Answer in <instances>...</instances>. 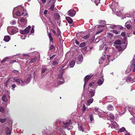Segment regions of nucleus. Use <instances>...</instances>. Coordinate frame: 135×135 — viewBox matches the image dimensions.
Wrapping results in <instances>:
<instances>
[{
    "label": "nucleus",
    "instance_id": "obj_56",
    "mask_svg": "<svg viewBox=\"0 0 135 135\" xmlns=\"http://www.w3.org/2000/svg\"><path fill=\"white\" fill-rule=\"evenodd\" d=\"M56 56V54H54L52 55V56L50 57V59L49 60H51L53 59L54 57L55 56Z\"/></svg>",
    "mask_w": 135,
    "mask_h": 135
},
{
    "label": "nucleus",
    "instance_id": "obj_5",
    "mask_svg": "<svg viewBox=\"0 0 135 135\" xmlns=\"http://www.w3.org/2000/svg\"><path fill=\"white\" fill-rule=\"evenodd\" d=\"M76 11L74 9H71L69 10L68 12L69 15L71 17L74 16L76 14Z\"/></svg>",
    "mask_w": 135,
    "mask_h": 135
},
{
    "label": "nucleus",
    "instance_id": "obj_61",
    "mask_svg": "<svg viewBox=\"0 0 135 135\" xmlns=\"http://www.w3.org/2000/svg\"><path fill=\"white\" fill-rule=\"evenodd\" d=\"M94 84V82H92V83H89V85L91 87L93 86V84Z\"/></svg>",
    "mask_w": 135,
    "mask_h": 135
},
{
    "label": "nucleus",
    "instance_id": "obj_7",
    "mask_svg": "<svg viewBox=\"0 0 135 135\" xmlns=\"http://www.w3.org/2000/svg\"><path fill=\"white\" fill-rule=\"evenodd\" d=\"M83 60V56H82L79 55L78 57L76 59L77 62L79 64Z\"/></svg>",
    "mask_w": 135,
    "mask_h": 135
},
{
    "label": "nucleus",
    "instance_id": "obj_63",
    "mask_svg": "<svg viewBox=\"0 0 135 135\" xmlns=\"http://www.w3.org/2000/svg\"><path fill=\"white\" fill-rule=\"evenodd\" d=\"M54 0H51L50 2H49V3H52V4H54Z\"/></svg>",
    "mask_w": 135,
    "mask_h": 135
},
{
    "label": "nucleus",
    "instance_id": "obj_22",
    "mask_svg": "<svg viewBox=\"0 0 135 135\" xmlns=\"http://www.w3.org/2000/svg\"><path fill=\"white\" fill-rule=\"evenodd\" d=\"M120 45H117L115 46V48L118 49V51H119L122 50V48Z\"/></svg>",
    "mask_w": 135,
    "mask_h": 135
},
{
    "label": "nucleus",
    "instance_id": "obj_53",
    "mask_svg": "<svg viewBox=\"0 0 135 135\" xmlns=\"http://www.w3.org/2000/svg\"><path fill=\"white\" fill-rule=\"evenodd\" d=\"M12 72L16 74H17L19 73V72L18 71L16 70H13L12 71Z\"/></svg>",
    "mask_w": 135,
    "mask_h": 135
},
{
    "label": "nucleus",
    "instance_id": "obj_40",
    "mask_svg": "<svg viewBox=\"0 0 135 135\" xmlns=\"http://www.w3.org/2000/svg\"><path fill=\"white\" fill-rule=\"evenodd\" d=\"M79 129L80 131H82L83 132H84V129H83V127L81 126H79Z\"/></svg>",
    "mask_w": 135,
    "mask_h": 135
},
{
    "label": "nucleus",
    "instance_id": "obj_29",
    "mask_svg": "<svg viewBox=\"0 0 135 135\" xmlns=\"http://www.w3.org/2000/svg\"><path fill=\"white\" fill-rule=\"evenodd\" d=\"M63 72L59 74L58 76V78L60 79L61 80L62 79V74Z\"/></svg>",
    "mask_w": 135,
    "mask_h": 135
},
{
    "label": "nucleus",
    "instance_id": "obj_13",
    "mask_svg": "<svg viewBox=\"0 0 135 135\" xmlns=\"http://www.w3.org/2000/svg\"><path fill=\"white\" fill-rule=\"evenodd\" d=\"M107 108L108 110L111 111L113 110L114 107L112 105L110 104L107 106Z\"/></svg>",
    "mask_w": 135,
    "mask_h": 135
},
{
    "label": "nucleus",
    "instance_id": "obj_37",
    "mask_svg": "<svg viewBox=\"0 0 135 135\" xmlns=\"http://www.w3.org/2000/svg\"><path fill=\"white\" fill-rule=\"evenodd\" d=\"M54 7L55 5L54 4H53L49 7V9L52 11L54 10Z\"/></svg>",
    "mask_w": 135,
    "mask_h": 135
},
{
    "label": "nucleus",
    "instance_id": "obj_16",
    "mask_svg": "<svg viewBox=\"0 0 135 135\" xmlns=\"http://www.w3.org/2000/svg\"><path fill=\"white\" fill-rule=\"evenodd\" d=\"M54 16L56 20H59V19L60 16L57 13H55L54 15Z\"/></svg>",
    "mask_w": 135,
    "mask_h": 135
},
{
    "label": "nucleus",
    "instance_id": "obj_33",
    "mask_svg": "<svg viewBox=\"0 0 135 135\" xmlns=\"http://www.w3.org/2000/svg\"><path fill=\"white\" fill-rule=\"evenodd\" d=\"M93 100V98H91L89 100L87 101V103L89 105L91 103H92Z\"/></svg>",
    "mask_w": 135,
    "mask_h": 135
},
{
    "label": "nucleus",
    "instance_id": "obj_28",
    "mask_svg": "<svg viewBox=\"0 0 135 135\" xmlns=\"http://www.w3.org/2000/svg\"><path fill=\"white\" fill-rule=\"evenodd\" d=\"M116 124V123H113L111 124L110 126L111 128H116V126H115V124Z\"/></svg>",
    "mask_w": 135,
    "mask_h": 135
},
{
    "label": "nucleus",
    "instance_id": "obj_54",
    "mask_svg": "<svg viewBox=\"0 0 135 135\" xmlns=\"http://www.w3.org/2000/svg\"><path fill=\"white\" fill-rule=\"evenodd\" d=\"M86 109L85 106V105H84L83 106V108L82 109L83 113L85 111Z\"/></svg>",
    "mask_w": 135,
    "mask_h": 135
},
{
    "label": "nucleus",
    "instance_id": "obj_48",
    "mask_svg": "<svg viewBox=\"0 0 135 135\" xmlns=\"http://www.w3.org/2000/svg\"><path fill=\"white\" fill-rule=\"evenodd\" d=\"M85 43L84 42H83L81 43L80 44V47H84L85 46Z\"/></svg>",
    "mask_w": 135,
    "mask_h": 135
},
{
    "label": "nucleus",
    "instance_id": "obj_26",
    "mask_svg": "<svg viewBox=\"0 0 135 135\" xmlns=\"http://www.w3.org/2000/svg\"><path fill=\"white\" fill-rule=\"evenodd\" d=\"M16 32V28L12 29L11 30V33L12 34L15 33Z\"/></svg>",
    "mask_w": 135,
    "mask_h": 135
},
{
    "label": "nucleus",
    "instance_id": "obj_39",
    "mask_svg": "<svg viewBox=\"0 0 135 135\" xmlns=\"http://www.w3.org/2000/svg\"><path fill=\"white\" fill-rule=\"evenodd\" d=\"M6 118L4 119L0 118V122L2 123H4L6 121Z\"/></svg>",
    "mask_w": 135,
    "mask_h": 135
},
{
    "label": "nucleus",
    "instance_id": "obj_42",
    "mask_svg": "<svg viewBox=\"0 0 135 135\" xmlns=\"http://www.w3.org/2000/svg\"><path fill=\"white\" fill-rule=\"evenodd\" d=\"M21 85L22 86H24L26 84V81H24V80L23 81V80H21Z\"/></svg>",
    "mask_w": 135,
    "mask_h": 135
},
{
    "label": "nucleus",
    "instance_id": "obj_35",
    "mask_svg": "<svg viewBox=\"0 0 135 135\" xmlns=\"http://www.w3.org/2000/svg\"><path fill=\"white\" fill-rule=\"evenodd\" d=\"M130 119L131 120L132 123L133 124H135V118L133 117Z\"/></svg>",
    "mask_w": 135,
    "mask_h": 135
},
{
    "label": "nucleus",
    "instance_id": "obj_21",
    "mask_svg": "<svg viewBox=\"0 0 135 135\" xmlns=\"http://www.w3.org/2000/svg\"><path fill=\"white\" fill-rule=\"evenodd\" d=\"M21 80L18 78H15V81L18 85H20L21 83Z\"/></svg>",
    "mask_w": 135,
    "mask_h": 135
},
{
    "label": "nucleus",
    "instance_id": "obj_2",
    "mask_svg": "<svg viewBox=\"0 0 135 135\" xmlns=\"http://www.w3.org/2000/svg\"><path fill=\"white\" fill-rule=\"evenodd\" d=\"M47 69L46 68V66L45 65H43L41 68V76L43 77L45 74L44 73H46L47 71Z\"/></svg>",
    "mask_w": 135,
    "mask_h": 135
},
{
    "label": "nucleus",
    "instance_id": "obj_44",
    "mask_svg": "<svg viewBox=\"0 0 135 135\" xmlns=\"http://www.w3.org/2000/svg\"><path fill=\"white\" fill-rule=\"evenodd\" d=\"M58 64V62L55 61H54L52 62V64L53 65L55 66L57 65Z\"/></svg>",
    "mask_w": 135,
    "mask_h": 135
},
{
    "label": "nucleus",
    "instance_id": "obj_20",
    "mask_svg": "<svg viewBox=\"0 0 135 135\" xmlns=\"http://www.w3.org/2000/svg\"><path fill=\"white\" fill-rule=\"evenodd\" d=\"M10 39L9 36H6L4 37V40L6 41H8Z\"/></svg>",
    "mask_w": 135,
    "mask_h": 135
},
{
    "label": "nucleus",
    "instance_id": "obj_38",
    "mask_svg": "<svg viewBox=\"0 0 135 135\" xmlns=\"http://www.w3.org/2000/svg\"><path fill=\"white\" fill-rule=\"evenodd\" d=\"M4 110V108L2 106H0V112L1 113H3Z\"/></svg>",
    "mask_w": 135,
    "mask_h": 135
},
{
    "label": "nucleus",
    "instance_id": "obj_3",
    "mask_svg": "<svg viewBox=\"0 0 135 135\" xmlns=\"http://www.w3.org/2000/svg\"><path fill=\"white\" fill-rule=\"evenodd\" d=\"M131 69V70L133 72L135 71V60L133 59L131 62V65L129 67Z\"/></svg>",
    "mask_w": 135,
    "mask_h": 135
},
{
    "label": "nucleus",
    "instance_id": "obj_10",
    "mask_svg": "<svg viewBox=\"0 0 135 135\" xmlns=\"http://www.w3.org/2000/svg\"><path fill=\"white\" fill-rule=\"evenodd\" d=\"M48 34L50 42L51 41L53 44L54 43L53 42L54 40L52 37L51 33L50 32H49Z\"/></svg>",
    "mask_w": 135,
    "mask_h": 135
},
{
    "label": "nucleus",
    "instance_id": "obj_46",
    "mask_svg": "<svg viewBox=\"0 0 135 135\" xmlns=\"http://www.w3.org/2000/svg\"><path fill=\"white\" fill-rule=\"evenodd\" d=\"M128 20V22H129L130 23H131V21L133 20L134 19V18L133 17H132V16Z\"/></svg>",
    "mask_w": 135,
    "mask_h": 135
},
{
    "label": "nucleus",
    "instance_id": "obj_59",
    "mask_svg": "<svg viewBox=\"0 0 135 135\" xmlns=\"http://www.w3.org/2000/svg\"><path fill=\"white\" fill-rule=\"evenodd\" d=\"M110 27L111 28L114 29H115V28H116V26L115 25L113 26H110Z\"/></svg>",
    "mask_w": 135,
    "mask_h": 135
},
{
    "label": "nucleus",
    "instance_id": "obj_18",
    "mask_svg": "<svg viewBox=\"0 0 135 135\" xmlns=\"http://www.w3.org/2000/svg\"><path fill=\"white\" fill-rule=\"evenodd\" d=\"M114 43L116 45H119L121 44V41L120 40H117L114 41Z\"/></svg>",
    "mask_w": 135,
    "mask_h": 135
},
{
    "label": "nucleus",
    "instance_id": "obj_19",
    "mask_svg": "<svg viewBox=\"0 0 135 135\" xmlns=\"http://www.w3.org/2000/svg\"><path fill=\"white\" fill-rule=\"evenodd\" d=\"M104 81V79L102 78V80L101 79H99L98 80L97 83L98 84L101 85L103 83Z\"/></svg>",
    "mask_w": 135,
    "mask_h": 135
},
{
    "label": "nucleus",
    "instance_id": "obj_30",
    "mask_svg": "<svg viewBox=\"0 0 135 135\" xmlns=\"http://www.w3.org/2000/svg\"><path fill=\"white\" fill-rule=\"evenodd\" d=\"M8 78V80H7V81H6V83L4 84V86H6V87L8 86V83L10 82V78Z\"/></svg>",
    "mask_w": 135,
    "mask_h": 135
},
{
    "label": "nucleus",
    "instance_id": "obj_31",
    "mask_svg": "<svg viewBox=\"0 0 135 135\" xmlns=\"http://www.w3.org/2000/svg\"><path fill=\"white\" fill-rule=\"evenodd\" d=\"M131 69H130V68L128 67L126 71V74L128 73L131 71Z\"/></svg>",
    "mask_w": 135,
    "mask_h": 135
},
{
    "label": "nucleus",
    "instance_id": "obj_14",
    "mask_svg": "<svg viewBox=\"0 0 135 135\" xmlns=\"http://www.w3.org/2000/svg\"><path fill=\"white\" fill-rule=\"evenodd\" d=\"M2 100L4 102H6L7 101V98L6 95H4L2 97Z\"/></svg>",
    "mask_w": 135,
    "mask_h": 135
},
{
    "label": "nucleus",
    "instance_id": "obj_4",
    "mask_svg": "<svg viewBox=\"0 0 135 135\" xmlns=\"http://www.w3.org/2000/svg\"><path fill=\"white\" fill-rule=\"evenodd\" d=\"M31 28V27L30 26L27 27L24 30H22L21 31V33L22 34H25L27 33L28 32Z\"/></svg>",
    "mask_w": 135,
    "mask_h": 135
},
{
    "label": "nucleus",
    "instance_id": "obj_23",
    "mask_svg": "<svg viewBox=\"0 0 135 135\" xmlns=\"http://www.w3.org/2000/svg\"><path fill=\"white\" fill-rule=\"evenodd\" d=\"M11 130L8 128L6 129V134L7 135H10L11 133Z\"/></svg>",
    "mask_w": 135,
    "mask_h": 135
},
{
    "label": "nucleus",
    "instance_id": "obj_11",
    "mask_svg": "<svg viewBox=\"0 0 135 135\" xmlns=\"http://www.w3.org/2000/svg\"><path fill=\"white\" fill-rule=\"evenodd\" d=\"M66 20L68 22V23L70 24H72L73 23V20L72 19L69 17H66L65 18Z\"/></svg>",
    "mask_w": 135,
    "mask_h": 135
},
{
    "label": "nucleus",
    "instance_id": "obj_62",
    "mask_svg": "<svg viewBox=\"0 0 135 135\" xmlns=\"http://www.w3.org/2000/svg\"><path fill=\"white\" fill-rule=\"evenodd\" d=\"M89 118H90V121H93V118L92 116L91 115H90L89 116Z\"/></svg>",
    "mask_w": 135,
    "mask_h": 135
},
{
    "label": "nucleus",
    "instance_id": "obj_57",
    "mask_svg": "<svg viewBox=\"0 0 135 135\" xmlns=\"http://www.w3.org/2000/svg\"><path fill=\"white\" fill-rule=\"evenodd\" d=\"M59 37V42L61 43V41H62V37H61V36H60V37Z\"/></svg>",
    "mask_w": 135,
    "mask_h": 135
},
{
    "label": "nucleus",
    "instance_id": "obj_15",
    "mask_svg": "<svg viewBox=\"0 0 135 135\" xmlns=\"http://www.w3.org/2000/svg\"><path fill=\"white\" fill-rule=\"evenodd\" d=\"M107 99L109 101L107 102H112L113 101L114 99V98L113 97H111V96L108 97L107 98Z\"/></svg>",
    "mask_w": 135,
    "mask_h": 135
},
{
    "label": "nucleus",
    "instance_id": "obj_12",
    "mask_svg": "<svg viewBox=\"0 0 135 135\" xmlns=\"http://www.w3.org/2000/svg\"><path fill=\"white\" fill-rule=\"evenodd\" d=\"M37 59V57H35L33 58L30 59V60L29 64H32L36 61Z\"/></svg>",
    "mask_w": 135,
    "mask_h": 135
},
{
    "label": "nucleus",
    "instance_id": "obj_8",
    "mask_svg": "<svg viewBox=\"0 0 135 135\" xmlns=\"http://www.w3.org/2000/svg\"><path fill=\"white\" fill-rule=\"evenodd\" d=\"M131 23H130L128 22L126 23L125 25L127 29H129L132 28V26L131 25Z\"/></svg>",
    "mask_w": 135,
    "mask_h": 135
},
{
    "label": "nucleus",
    "instance_id": "obj_52",
    "mask_svg": "<svg viewBox=\"0 0 135 135\" xmlns=\"http://www.w3.org/2000/svg\"><path fill=\"white\" fill-rule=\"evenodd\" d=\"M12 89L14 90V89L16 87V85L15 84H13L11 85V86Z\"/></svg>",
    "mask_w": 135,
    "mask_h": 135
},
{
    "label": "nucleus",
    "instance_id": "obj_9",
    "mask_svg": "<svg viewBox=\"0 0 135 135\" xmlns=\"http://www.w3.org/2000/svg\"><path fill=\"white\" fill-rule=\"evenodd\" d=\"M95 93V90L91 89L89 91V94L91 97H92L94 95Z\"/></svg>",
    "mask_w": 135,
    "mask_h": 135
},
{
    "label": "nucleus",
    "instance_id": "obj_64",
    "mask_svg": "<svg viewBox=\"0 0 135 135\" xmlns=\"http://www.w3.org/2000/svg\"><path fill=\"white\" fill-rule=\"evenodd\" d=\"M121 35L123 37H124L126 35V33L125 32H122L121 33Z\"/></svg>",
    "mask_w": 135,
    "mask_h": 135
},
{
    "label": "nucleus",
    "instance_id": "obj_55",
    "mask_svg": "<svg viewBox=\"0 0 135 135\" xmlns=\"http://www.w3.org/2000/svg\"><path fill=\"white\" fill-rule=\"evenodd\" d=\"M51 31L52 32V33H54V35L55 36H56L57 35L55 31L53 29H51Z\"/></svg>",
    "mask_w": 135,
    "mask_h": 135
},
{
    "label": "nucleus",
    "instance_id": "obj_24",
    "mask_svg": "<svg viewBox=\"0 0 135 135\" xmlns=\"http://www.w3.org/2000/svg\"><path fill=\"white\" fill-rule=\"evenodd\" d=\"M75 64V61H71L70 64V66L71 68L73 67L74 65Z\"/></svg>",
    "mask_w": 135,
    "mask_h": 135
},
{
    "label": "nucleus",
    "instance_id": "obj_27",
    "mask_svg": "<svg viewBox=\"0 0 135 135\" xmlns=\"http://www.w3.org/2000/svg\"><path fill=\"white\" fill-rule=\"evenodd\" d=\"M54 43H53V44H52V45H51L50 47H49V50H55V47L54 46V45H53Z\"/></svg>",
    "mask_w": 135,
    "mask_h": 135
},
{
    "label": "nucleus",
    "instance_id": "obj_17",
    "mask_svg": "<svg viewBox=\"0 0 135 135\" xmlns=\"http://www.w3.org/2000/svg\"><path fill=\"white\" fill-rule=\"evenodd\" d=\"M10 58L8 57H6L3 59L1 61L2 64L3 63L5 62L6 61H8Z\"/></svg>",
    "mask_w": 135,
    "mask_h": 135
},
{
    "label": "nucleus",
    "instance_id": "obj_45",
    "mask_svg": "<svg viewBox=\"0 0 135 135\" xmlns=\"http://www.w3.org/2000/svg\"><path fill=\"white\" fill-rule=\"evenodd\" d=\"M16 15L18 16H21V13L19 11H17L16 12Z\"/></svg>",
    "mask_w": 135,
    "mask_h": 135
},
{
    "label": "nucleus",
    "instance_id": "obj_50",
    "mask_svg": "<svg viewBox=\"0 0 135 135\" xmlns=\"http://www.w3.org/2000/svg\"><path fill=\"white\" fill-rule=\"evenodd\" d=\"M116 28H117L118 29H120V30H122L123 28L122 26L118 25H117V26H116Z\"/></svg>",
    "mask_w": 135,
    "mask_h": 135
},
{
    "label": "nucleus",
    "instance_id": "obj_60",
    "mask_svg": "<svg viewBox=\"0 0 135 135\" xmlns=\"http://www.w3.org/2000/svg\"><path fill=\"white\" fill-rule=\"evenodd\" d=\"M16 22L15 21H12L11 22V23L12 25H14L15 24H16Z\"/></svg>",
    "mask_w": 135,
    "mask_h": 135
},
{
    "label": "nucleus",
    "instance_id": "obj_25",
    "mask_svg": "<svg viewBox=\"0 0 135 135\" xmlns=\"http://www.w3.org/2000/svg\"><path fill=\"white\" fill-rule=\"evenodd\" d=\"M132 79L130 76H128L126 78V80L127 82H130L131 80Z\"/></svg>",
    "mask_w": 135,
    "mask_h": 135
},
{
    "label": "nucleus",
    "instance_id": "obj_43",
    "mask_svg": "<svg viewBox=\"0 0 135 135\" xmlns=\"http://www.w3.org/2000/svg\"><path fill=\"white\" fill-rule=\"evenodd\" d=\"M64 83V81H61L60 80L58 81V82L57 83V85H60L63 83Z\"/></svg>",
    "mask_w": 135,
    "mask_h": 135
},
{
    "label": "nucleus",
    "instance_id": "obj_47",
    "mask_svg": "<svg viewBox=\"0 0 135 135\" xmlns=\"http://www.w3.org/2000/svg\"><path fill=\"white\" fill-rule=\"evenodd\" d=\"M26 19L25 18H21L20 19V21L21 22H25L26 21Z\"/></svg>",
    "mask_w": 135,
    "mask_h": 135
},
{
    "label": "nucleus",
    "instance_id": "obj_41",
    "mask_svg": "<svg viewBox=\"0 0 135 135\" xmlns=\"http://www.w3.org/2000/svg\"><path fill=\"white\" fill-rule=\"evenodd\" d=\"M100 0H94V3L96 5H98V4L100 3Z\"/></svg>",
    "mask_w": 135,
    "mask_h": 135
},
{
    "label": "nucleus",
    "instance_id": "obj_49",
    "mask_svg": "<svg viewBox=\"0 0 135 135\" xmlns=\"http://www.w3.org/2000/svg\"><path fill=\"white\" fill-rule=\"evenodd\" d=\"M111 32L112 33H114L116 35L118 34V32L117 31L115 30H113L111 31Z\"/></svg>",
    "mask_w": 135,
    "mask_h": 135
},
{
    "label": "nucleus",
    "instance_id": "obj_6",
    "mask_svg": "<svg viewBox=\"0 0 135 135\" xmlns=\"http://www.w3.org/2000/svg\"><path fill=\"white\" fill-rule=\"evenodd\" d=\"M91 78V76L90 75H88L86 76L84 78L85 81V83L84 85V87H85V84H86L87 82Z\"/></svg>",
    "mask_w": 135,
    "mask_h": 135
},
{
    "label": "nucleus",
    "instance_id": "obj_34",
    "mask_svg": "<svg viewBox=\"0 0 135 135\" xmlns=\"http://www.w3.org/2000/svg\"><path fill=\"white\" fill-rule=\"evenodd\" d=\"M31 78H28L27 79H24V81H26V84H28L30 81Z\"/></svg>",
    "mask_w": 135,
    "mask_h": 135
},
{
    "label": "nucleus",
    "instance_id": "obj_36",
    "mask_svg": "<svg viewBox=\"0 0 135 135\" xmlns=\"http://www.w3.org/2000/svg\"><path fill=\"white\" fill-rule=\"evenodd\" d=\"M90 35L89 34L86 35L83 37L84 39H86L90 37Z\"/></svg>",
    "mask_w": 135,
    "mask_h": 135
},
{
    "label": "nucleus",
    "instance_id": "obj_32",
    "mask_svg": "<svg viewBox=\"0 0 135 135\" xmlns=\"http://www.w3.org/2000/svg\"><path fill=\"white\" fill-rule=\"evenodd\" d=\"M125 131H126V132L127 131L126 130V129L124 127H122L119 130V131L120 132H123Z\"/></svg>",
    "mask_w": 135,
    "mask_h": 135
},
{
    "label": "nucleus",
    "instance_id": "obj_58",
    "mask_svg": "<svg viewBox=\"0 0 135 135\" xmlns=\"http://www.w3.org/2000/svg\"><path fill=\"white\" fill-rule=\"evenodd\" d=\"M106 57V56L105 55H104L103 57H102L101 58V59L103 61L105 59Z\"/></svg>",
    "mask_w": 135,
    "mask_h": 135
},
{
    "label": "nucleus",
    "instance_id": "obj_1",
    "mask_svg": "<svg viewBox=\"0 0 135 135\" xmlns=\"http://www.w3.org/2000/svg\"><path fill=\"white\" fill-rule=\"evenodd\" d=\"M63 127L68 130H70L72 128V126H70V125L72 124V122L70 120H69V121L63 122Z\"/></svg>",
    "mask_w": 135,
    "mask_h": 135
},
{
    "label": "nucleus",
    "instance_id": "obj_51",
    "mask_svg": "<svg viewBox=\"0 0 135 135\" xmlns=\"http://www.w3.org/2000/svg\"><path fill=\"white\" fill-rule=\"evenodd\" d=\"M15 78H14L12 79H11L10 80V82H14L15 81Z\"/></svg>",
    "mask_w": 135,
    "mask_h": 135
}]
</instances>
